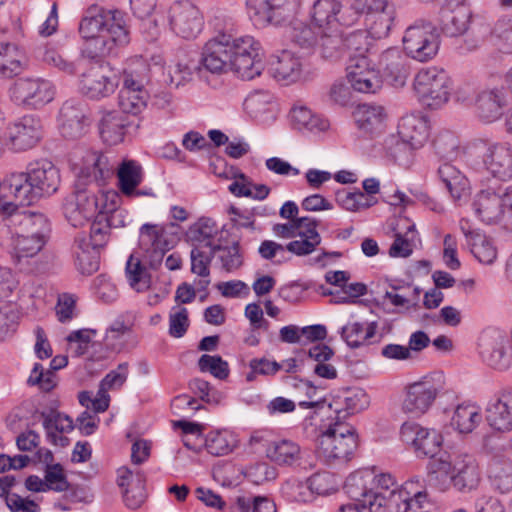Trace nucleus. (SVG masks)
<instances>
[{
  "instance_id": "nucleus-14",
  "label": "nucleus",
  "mask_w": 512,
  "mask_h": 512,
  "mask_svg": "<svg viewBox=\"0 0 512 512\" xmlns=\"http://www.w3.org/2000/svg\"><path fill=\"white\" fill-rule=\"evenodd\" d=\"M311 21L318 30L349 27L357 22V14L343 10L340 0H315L310 10Z\"/></svg>"
},
{
  "instance_id": "nucleus-1",
  "label": "nucleus",
  "mask_w": 512,
  "mask_h": 512,
  "mask_svg": "<svg viewBox=\"0 0 512 512\" xmlns=\"http://www.w3.org/2000/svg\"><path fill=\"white\" fill-rule=\"evenodd\" d=\"M79 33L86 40L83 53L91 59L106 56L114 46L129 42L124 14L119 10L88 9L80 22Z\"/></svg>"
},
{
  "instance_id": "nucleus-59",
  "label": "nucleus",
  "mask_w": 512,
  "mask_h": 512,
  "mask_svg": "<svg viewBox=\"0 0 512 512\" xmlns=\"http://www.w3.org/2000/svg\"><path fill=\"white\" fill-rule=\"evenodd\" d=\"M22 227L26 230L27 235L38 237L45 240L50 231V223L48 218L39 212H29L24 215L21 221Z\"/></svg>"
},
{
  "instance_id": "nucleus-10",
  "label": "nucleus",
  "mask_w": 512,
  "mask_h": 512,
  "mask_svg": "<svg viewBox=\"0 0 512 512\" xmlns=\"http://www.w3.org/2000/svg\"><path fill=\"white\" fill-rule=\"evenodd\" d=\"M401 440L414 452L417 458H433L443 444L442 434L416 422H405L400 429Z\"/></svg>"
},
{
  "instance_id": "nucleus-47",
  "label": "nucleus",
  "mask_w": 512,
  "mask_h": 512,
  "mask_svg": "<svg viewBox=\"0 0 512 512\" xmlns=\"http://www.w3.org/2000/svg\"><path fill=\"white\" fill-rule=\"evenodd\" d=\"M377 331L376 322H349L341 329V337L351 348H358L368 343Z\"/></svg>"
},
{
  "instance_id": "nucleus-6",
  "label": "nucleus",
  "mask_w": 512,
  "mask_h": 512,
  "mask_svg": "<svg viewBox=\"0 0 512 512\" xmlns=\"http://www.w3.org/2000/svg\"><path fill=\"white\" fill-rule=\"evenodd\" d=\"M358 445L353 427L336 422L330 425L318 439V453L327 464L350 459Z\"/></svg>"
},
{
  "instance_id": "nucleus-37",
  "label": "nucleus",
  "mask_w": 512,
  "mask_h": 512,
  "mask_svg": "<svg viewBox=\"0 0 512 512\" xmlns=\"http://www.w3.org/2000/svg\"><path fill=\"white\" fill-rule=\"evenodd\" d=\"M272 76L285 85L297 82L302 74V62L289 51H283L271 64Z\"/></svg>"
},
{
  "instance_id": "nucleus-18",
  "label": "nucleus",
  "mask_w": 512,
  "mask_h": 512,
  "mask_svg": "<svg viewBox=\"0 0 512 512\" xmlns=\"http://www.w3.org/2000/svg\"><path fill=\"white\" fill-rule=\"evenodd\" d=\"M115 169L116 163L108 155L100 151L87 150L79 164L78 178L84 184L96 183L101 186L112 178Z\"/></svg>"
},
{
  "instance_id": "nucleus-39",
  "label": "nucleus",
  "mask_w": 512,
  "mask_h": 512,
  "mask_svg": "<svg viewBox=\"0 0 512 512\" xmlns=\"http://www.w3.org/2000/svg\"><path fill=\"white\" fill-rule=\"evenodd\" d=\"M428 485L439 491H445L452 483V476L455 472V462L452 463L450 456L442 454L429 463Z\"/></svg>"
},
{
  "instance_id": "nucleus-15",
  "label": "nucleus",
  "mask_w": 512,
  "mask_h": 512,
  "mask_svg": "<svg viewBox=\"0 0 512 512\" xmlns=\"http://www.w3.org/2000/svg\"><path fill=\"white\" fill-rule=\"evenodd\" d=\"M487 426L497 433L512 431V390L503 389L489 396L484 409Z\"/></svg>"
},
{
  "instance_id": "nucleus-24",
  "label": "nucleus",
  "mask_w": 512,
  "mask_h": 512,
  "mask_svg": "<svg viewBox=\"0 0 512 512\" xmlns=\"http://www.w3.org/2000/svg\"><path fill=\"white\" fill-rule=\"evenodd\" d=\"M123 211L114 207H105L100 210V215L90 224L88 244L101 250L110 239V228L124 226Z\"/></svg>"
},
{
  "instance_id": "nucleus-53",
  "label": "nucleus",
  "mask_w": 512,
  "mask_h": 512,
  "mask_svg": "<svg viewBox=\"0 0 512 512\" xmlns=\"http://www.w3.org/2000/svg\"><path fill=\"white\" fill-rule=\"evenodd\" d=\"M126 277L129 285L137 292H144L150 287L151 276L139 257L131 254L126 263Z\"/></svg>"
},
{
  "instance_id": "nucleus-46",
  "label": "nucleus",
  "mask_w": 512,
  "mask_h": 512,
  "mask_svg": "<svg viewBox=\"0 0 512 512\" xmlns=\"http://www.w3.org/2000/svg\"><path fill=\"white\" fill-rule=\"evenodd\" d=\"M342 27L319 30V36L316 45L318 46L322 57L326 59H337L345 52L344 37Z\"/></svg>"
},
{
  "instance_id": "nucleus-64",
  "label": "nucleus",
  "mask_w": 512,
  "mask_h": 512,
  "mask_svg": "<svg viewBox=\"0 0 512 512\" xmlns=\"http://www.w3.org/2000/svg\"><path fill=\"white\" fill-rule=\"evenodd\" d=\"M44 484L46 491L52 490L55 492H63L68 490L69 483L64 474L63 467L59 463L47 465L44 476Z\"/></svg>"
},
{
  "instance_id": "nucleus-42",
  "label": "nucleus",
  "mask_w": 512,
  "mask_h": 512,
  "mask_svg": "<svg viewBox=\"0 0 512 512\" xmlns=\"http://www.w3.org/2000/svg\"><path fill=\"white\" fill-rule=\"evenodd\" d=\"M507 106V96L502 86H488L482 92V121L492 123L501 118Z\"/></svg>"
},
{
  "instance_id": "nucleus-40",
  "label": "nucleus",
  "mask_w": 512,
  "mask_h": 512,
  "mask_svg": "<svg viewBox=\"0 0 512 512\" xmlns=\"http://www.w3.org/2000/svg\"><path fill=\"white\" fill-rule=\"evenodd\" d=\"M118 187L127 197H131L135 189L142 183L144 172L141 164L132 159H124L115 169Z\"/></svg>"
},
{
  "instance_id": "nucleus-63",
  "label": "nucleus",
  "mask_w": 512,
  "mask_h": 512,
  "mask_svg": "<svg viewBox=\"0 0 512 512\" xmlns=\"http://www.w3.org/2000/svg\"><path fill=\"white\" fill-rule=\"evenodd\" d=\"M148 80V65L137 60L123 73V86L128 85L132 88L145 89L144 84Z\"/></svg>"
},
{
  "instance_id": "nucleus-7",
  "label": "nucleus",
  "mask_w": 512,
  "mask_h": 512,
  "mask_svg": "<svg viewBox=\"0 0 512 512\" xmlns=\"http://www.w3.org/2000/svg\"><path fill=\"white\" fill-rule=\"evenodd\" d=\"M402 41L406 55L418 62L432 60L437 55L440 44L434 24L424 19H418L410 25Z\"/></svg>"
},
{
  "instance_id": "nucleus-28",
  "label": "nucleus",
  "mask_w": 512,
  "mask_h": 512,
  "mask_svg": "<svg viewBox=\"0 0 512 512\" xmlns=\"http://www.w3.org/2000/svg\"><path fill=\"white\" fill-rule=\"evenodd\" d=\"M296 223L299 239L289 242L286 249L297 256L309 255L321 243V236L317 231L318 222L312 217H300L296 219Z\"/></svg>"
},
{
  "instance_id": "nucleus-57",
  "label": "nucleus",
  "mask_w": 512,
  "mask_h": 512,
  "mask_svg": "<svg viewBox=\"0 0 512 512\" xmlns=\"http://www.w3.org/2000/svg\"><path fill=\"white\" fill-rule=\"evenodd\" d=\"M213 250L214 256L216 255L221 263V268L226 272L235 271L243 264V257L240 253L238 242H233L229 246H223L219 242Z\"/></svg>"
},
{
  "instance_id": "nucleus-29",
  "label": "nucleus",
  "mask_w": 512,
  "mask_h": 512,
  "mask_svg": "<svg viewBox=\"0 0 512 512\" xmlns=\"http://www.w3.org/2000/svg\"><path fill=\"white\" fill-rule=\"evenodd\" d=\"M72 254L75 267L81 274L91 275L99 269L100 250L88 244L86 232L75 235Z\"/></svg>"
},
{
  "instance_id": "nucleus-27",
  "label": "nucleus",
  "mask_w": 512,
  "mask_h": 512,
  "mask_svg": "<svg viewBox=\"0 0 512 512\" xmlns=\"http://www.w3.org/2000/svg\"><path fill=\"white\" fill-rule=\"evenodd\" d=\"M486 475L491 485L501 493L512 490V458L503 452H487Z\"/></svg>"
},
{
  "instance_id": "nucleus-31",
  "label": "nucleus",
  "mask_w": 512,
  "mask_h": 512,
  "mask_svg": "<svg viewBox=\"0 0 512 512\" xmlns=\"http://www.w3.org/2000/svg\"><path fill=\"white\" fill-rule=\"evenodd\" d=\"M398 134L404 143L414 149L420 148L429 137L428 121L420 115H406L398 124Z\"/></svg>"
},
{
  "instance_id": "nucleus-44",
  "label": "nucleus",
  "mask_w": 512,
  "mask_h": 512,
  "mask_svg": "<svg viewBox=\"0 0 512 512\" xmlns=\"http://www.w3.org/2000/svg\"><path fill=\"white\" fill-rule=\"evenodd\" d=\"M438 175L454 200H461L469 194L468 179L453 165L444 163L438 168Z\"/></svg>"
},
{
  "instance_id": "nucleus-61",
  "label": "nucleus",
  "mask_w": 512,
  "mask_h": 512,
  "mask_svg": "<svg viewBox=\"0 0 512 512\" xmlns=\"http://www.w3.org/2000/svg\"><path fill=\"white\" fill-rule=\"evenodd\" d=\"M17 206H20L18 189L13 187L12 174H10L4 180H0V212L10 215Z\"/></svg>"
},
{
  "instance_id": "nucleus-20",
  "label": "nucleus",
  "mask_w": 512,
  "mask_h": 512,
  "mask_svg": "<svg viewBox=\"0 0 512 512\" xmlns=\"http://www.w3.org/2000/svg\"><path fill=\"white\" fill-rule=\"evenodd\" d=\"M231 35L220 33L207 41L202 49L198 70L221 74L229 69Z\"/></svg>"
},
{
  "instance_id": "nucleus-52",
  "label": "nucleus",
  "mask_w": 512,
  "mask_h": 512,
  "mask_svg": "<svg viewBox=\"0 0 512 512\" xmlns=\"http://www.w3.org/2000/svg\"><path fill=\"white\" fill-rule=\"evenodd\" d=\"M229 68L235 72L238 77L244 80H251L259 76L264 69L261 53L230 58Z\"/></svg>"
},
{
  "instance_id": "nucleus-30",
  "label": "nucleus",
  "mask_w": 512,
  "mask_h": 512,
  "mask_svg": "<svg viewBox=\"0 0 512 512\" xmlns=\"http://www.w3.org/2000/svg\"><path fill=\"white\" fill-rule=\"evenodd\" d=\"M218 225L209 217H200L189 226L186 232L187 241L192 248L212 249L220 242Z\"/></svg>"
},
{
  "instance_id": "nucleus-22",
  "label": "nucleus",
  "mask_w": 512,
  "mask_h": 512,
  "mask_svg": "<svg viewBox=\"0 0 512 512\" xmlns=\"http://www.w3.org/2000/svg\"><path fill=\"white\" fill-rule=\"evenodd\" d=\"M470 18L465 0H446L440 11L441 31L446 36L458 37L468 30Z\"/></svg>"
},
{
  "instance_id": "nucleus-54",
  "label": "nucleus",
  "mask_w": 512,
  "mask_h": 512,
  "mask_svg": "<svg viewBox=\"0 0 512 512\" xmlns=\"http://www.w3.org/2000/svg\"><path fill=\"white\" fill-rule=\"evenodd\" d=\"M396 17L395 11L367 14L366 22L371 38L382 39L389 35Z\"/></svg>"
},
{
  "instance_id": "nucleus-32",
  "label": "nucleus",
  "mask_w": 512,
  "mask_h": 512,
  "mask_svg": "<svg viewBox=\"0 0 512 512\" xmlns=\"http://www.w3.org/2000/svg\"><path fill=\"white\" fill-rule=\"evenodd\" d=\"M367 393L361 388H349L338 394L330 404L338 418L363 411L369 406Z\"/></svg>"
},
{
  "instance_id": "nucleus-3",
  "label": "nucleus",
  "mask_w": 512,
  "mask_h": 512,
  "mask_svg": "<svg viewBox=\"0 0 512 512\" xmlns=\"http://www.w3.org/2000/svg\"><path fill=\"white\" fill-rule=\"evenodd\" d=\"M374 469L353 472L345 481L344 489L352 502L340 506L338 512H386L385 497L374 486Z\"/></svg>"
},
{
  "instance_id": "nucleus-45",
  "label": "nucleus",
  "mask_w": 512,
  "mask_h": 512,
  "mask_svg": "<svg viewBox=\"0 0 512 512\" xmlns=\"http://www.w3.org/2000/svg\"><path fill=\"white\" fill-rule=\"evenodd\" d=\"M24 69L22 51L11 43H0V79H10Z\"/></svg>"
},
{
  "instance_id": "nucleus-16",
  "label": "nucleus",
  "mask_w": 512,
  "mask_h": 512,
  "mask_svg": "<svg viewBox=\"0 0 512 512\" xmlns=\"http://www.w3.org/2000/svg\"><path fill=\"white\" fill-rule=\"evenodd\" d=\"M346 78L350 87L359 93L375 94L382 87V77L368 57L351 58Z\"/></svg>"
},
{
  "instance_id": "nucleus-33",
  "label": "nucleus",
  "mask_w": 512,
  "mask_h": 512,
  "mask_svg": "<svg viewBox=\"0 0 512 512\" xmlns=\"http://www.w3.org/2000/svg\"><path fill=\"white\" fill-rule=\"evenodd\" d=\"M266 456L280 466H300L302 465L303 451L298 443L281 439L268 444Z\"/></svg>"
},
{
  "instance_id": "nucleus-51",
  "label": "nucleus",
  "mask_w": 512,
  "mask_h": 512,
  "mask_svg": "<svg viewBox=\"0 0 512 512\" xmlns=\"http://www.w3.org/2000/svg\"><path fill=\"white\" fill-rule=\"evenodd\" d=\"M36 55L44 64L64 74L74 75L77 72L76 63L66 58L55 47L48 45L38 47Z\"/></svg>"
},
{
  "instance_id": "nucleus-34",
  "label": "nucleus",
  "mask_w": 512,
  "mask_h": 512,
  "mask_svg": "<svg viewBox=\"0 0 512 512\" xmlns=\"http://www.w3.org/2000/svg\"><path fill=\"white\" fill-rule=\"evenodd\" d=\"M244 109L250 117L259 121H269L276 117L278 105L273 94L268 91H254L244 100Z\"/></svg>"
},
{
  "instance_id": "nucleus-13",
  "label": "nucleus",
  "mask_w": 512,
  "mask_h": 512,
  "mask_svg": "<svg viewBox=\"0 0 512 512\" xmlns=\"http://www.w3.org/2000/svg\"><path fill=\"white\" fill-rule=\"evenodd\" d=\"M482 164L488 174L484 183L501 186L512 179V146L505 143L491 144L482 156Z\"/></svg>"
},
{
  "instance_id": "nucleus-17",
  "label": "nucleus",
  "mask_w": 512,
  "mask_h": 512,
  "mask_svg": "<svg viewBox=\"0 0 512 512\" xmlns=\"http://www.w3.org/2000/svg\"><path fill=\"white\" fill-rule=\"evenodd\" d=\"M118 85L114 72L107 66L93 64L80 79V90L91 99H100L111 95Z\"/></svg>"
},
{
  "instance_id": "nucleus-23",
  "label": "nucleus",
  "mask_w": 512,
  "mask_h": 512,
  "mask_svg": "<svg viewBox=\"0 0 512 512\" xmlns=\"http://www.w3.org/2000/svg\"><path fill=\"white\" fill-rule=\"evenodd\" d=\"M129 117L118 110L99 111L97 127L100 138L108 145L121 143L130 127Z\"/></svg>"
},
{
  "instance_id": "nucleus-41",
  "label": "nucleus",
  "mask_w": 512,
  "mask_h": 512,
  "mask_svg": "<svg viewBox=\"0 0 512 512\" xmlns=\"http://www.w3.org/2000/svg\"><path fill=\"white\" fill-rule=\"evenodd\" d=\"M386 116L384 107L380 105L361 104L353 111V118L357 127L365 133L380 130Z\"/></svg>"
},
{
  "instance_id": "nucleus-21",
  "label": "nucleus",
  "mask_w": 512,
  "mask_h": 512,
  "mask_svg": "<svg viewBox=\"0 0 512 512\" xmlns=\"http://www.w3.org/2000/svg\"><path fill=\"white\" fill-rule=\"evenodd\" d=\"M60 132L67 139L82 137L88 128L86 105L70 99L64 102L59 112Z\"/></svg>"
},
{
  "instance_id": "nucleus-35",
  "label": "nucleus",
  "mask_w": 512,
  "mask_h": 512,
  "mask_svg": "<svg viewBox=\"0 0 512 512\" xmlns=\"http://www.w3.org/2000/svg\"><path fill=\"white\" fill-rule=\"evenodd\" d=\"M501 186L482 180V222L493 225L503 221L505 207L500 199Z\"/></svg>"
},
{
  "instance_id": "nucleus-60",
  "label": "nucleus",
  "mask_w": 512,
  "mask_h": 512,
  "mask_svg": "<svg viewBox=\"0 0 512 512\" xmlns=\"http://www.w3.org/2000/svg\"><path fill=\"white\" fill-rule=\"evenodd\" d=\"M214 250L192 248L190 252L191 272L199 277H210V264Z\"/></svg>"
},
{
  "instance_id": "nucleus-58",
  "label": "nucleus",
  "mask_w": 512,
  "mask_h": 512,
  "mask_svg": "<svg viewBox=\"0 0 512 512\" xmlns=\"http://www.w3.org/2000/svg\"><path fill=\"white\" fill-rule=\"evenodd\" d=\"M336 199L342 208L352 212L367 209L376 204V200L367 196L360 190L354 192L346 190L339 191L336 194Z\"/></svg>"
},
{
  "instance_id": "nucleus-48",
  "label": "nucleus",
  "mask_w": 512,
  "mask_h": 512,
  "mask_svg": "<svg viewBox=\"0 0 512 512\" xmlns=\"http://www.w3.org/2000/svg\"><path fill=\"white\" fill-rule=\"evenodd\" d=\"M479 410L476 403L459 404L451 418V426L460 434L471 433L479 423Z\"/></svg>"
},
{
  "instance_id": "nucleus-4",
  "label": "nucleus",
  "mask_w": 512,
  "mask_h": 512,
  "mask_svg": "<svg viewBox=\"0 0 512 512\" xmlns=\"http://www.w3.org/2000/svg\"><path fill=\"white\" fill-rule=\"evenodd\" d=\"M446 385L442 371H435L423 376L420 380L409 384L405 389L402 411L412 417L424 415L433 405L438 394Z\"/></svg>"
},
{
  "instance_id": "nucleus-25",
  "label": "nucleus",
  "mask_w": 512,
  "mask_h": 512,
  "mask_svg": "<svg viewBox=\"0 0 512 512\" xmlns=\"http://www.w3.org/2000/svg\"><path fill=\"white\" fill-rule=\"evenodd\" d=\"M379 68L384 79L395 88L403 87L410 74L407 55L397 48H389L381 54Z\"/></svg>"
},
{
  "instance_id": "nucleus-26",
  "label": "nucleus",
  "mask_w": 512,
  "mask_h": 512,
  "mask_svg": "<svg viewBox=\"0 0 512 512\" xmlns=\"http://www.w3.org/2000/svg\"><path fill=\"white\" fill-rule=\"evenodd\" d=\"M487 361L490 366L496 369H506L511 363V354L508 352L506 333L498 327L489 326L483 331Z\"/></svg>"
},
{
  "instance_id": "nucleus-49",
  "label": "nucleus",
  "mask_w": 512,
  "mask_h": 512,
  "mask_svg": "<svg viewBox=\"0 0 512 512\" xmlns=\"http://www.w3.org/2000/svg\"><path fill=\"white\" fill-rule=\"evenodd\" d=\"M148 98L146 89L122 85L118 95V104L123 113L138 115L146 108Z\"/></svg>"
},
{
  "instance_id": "nucleus-56",
  "label": "nucleus",
  "mask_w": 512,
  "mask_h": 512,
  "mask_svg": "<svg viewBox=\"0 0 512 512\" xmlns=\"http://www.w3.org/2000/svg\"><path fill=\"white\" fill-rule=\"evenodd\" d=\"M235 445L234 436L227 430L210 432L205 439V447L213 456L227 455Z\"/></svg>"
},
{
  "instance_id": "nucleus-43",
  "label": "nucleus",
  "mask_w": 512,
  "mask_h": 512,
  "mask_svg": "<svg viewBox=\"0 0 512 512\" xmlns=\"http://www.w3.org/2000/svg\"><path fill=\"white\" fill-rule=\"evenodd\" d=\"M291 120L296 129L318 134L330 128V122L325 117L313 113L305 106H295L291 110Z\"/></svg>"
},
{
  "instance_id": "nucleus-62",
  "label": "nucleus",
  "mask_w": 512,
  "mask_h": 512,
  "mask_svg": "<svg viewBox=\"0 0 512 512\" xmlns=\"http://www.w3.org/2000/svg\"><path fill=\"white\" fill-rule=\"evenodd\" d=\"M198 367L202 372H209L220 380L229 375L228 363L218 355L203 354L198 360Z\"/></svg>"
},
{
  "instance_id": "nucleus-36",
  "label": "nucleus",
  "mask_w": 512,
  "mask_h": 512,
  "mask_svg": "<svg viewBox=\"0 0 512 512\" xmlns=\"http://www.w3.org/2000/svg\"><path fill=\"white\" fill-rule=\"evenodd\" d=\"M452 479V484L459 490L477 488L480 478L476 457L469 454L459 455L455 461Z\"/></svg>"
},
{
  "instance_id": "nucleus-9",
  "label": "nucleus",
  "mask_w": 512,
  "mask_h": 512,
  "mask_svg": "<svg viewBox=\"0 0 512 512\" xmlns=\"http://www.w3.org/2000/svg\"><path fill=\"white\" fill-rule=\"evenodd\" d=\"M51 82L41 78H19L9 88V97L18 106L40 108L54 98Z\"/></svg>"
},
{
  "instance_id": "nucleus-2",
  "label": "nucleus",
  "mask_w": 512,
  "mask_h": 512,
  "mask_svg": "<svg viewBox=\"0 0 512 512\" xmlns=\"http://www.w3.org/2000/svg\"><path fill=\"white\" fill-rule=\"evenodd\" d=\"M61 183L59 169L45 159L30 163L26 171L12 173L13 187L18 189V203L28 206L57 192Z\"/></svg>"
},
{
  "instance_id": "nucleus-11",
  "label": "nucleus",
  "mask_w": 512,
  "mask_h": 512,
  "mask_svg": "<svg viewBox=\"0 0 512 512\" xmlns=\"http://www.w3.org/2000/svg\"><path fill=\"white\" fill-rule=\"evenodd\" d=\"M42 136L41 120L35 115H24L8 124L5 143L10 150L22 152L35 147Z\"/></svg>"
},
{
  "instance_id": "nucleus-12",
  "label": "nucleus",
  "mask_w": 512,
  "mask_h": 512,
  "mask_svg": "<svg viewBox=\"0 0 512 512\" xmlns=\"http://www.w3.org/2000/svg\"><path fill=\"white\" fill-rule=\"evenodd\" d=\"M172 248L166 230L158 224L145 223L139 229L138 250L152 269L158 268L167 251Z\"/></svg>"
},
{
  "instance_id": "nucleus-5",
  "label": "nucleus",
  "mask_w": 512,
  "mask_h": 512,
  "mask_svg": "<svg viewBox=\"0 0 512 512\" xmlns=\"http://www.w3.org/2000/svg\"><path fill=\"white\" fill-rule=\"evenodd\" d=\"M412 88L416 98L423 106L438 109L449 100L451 82L443 69L428 67L417 72Z\"/></svg>"
},
{
  "instance_id": "nucleus-19",
  "label": "nucleus",
  "mask_w": 512,
  "mask_h": 512,
  "mask_svg": "<svg viewBox=\"0 0 512 512\" xmlns=\"http://www.w3.org/2000/svg\"><path fill=\"white\" fill-rule=\"evenodd\" d=\"M204 24L200 10L189 1L176 2L170 9V26L184 39H193L202 31Z\"/></svg>"
},
{
  "instance_id": "nucleus-38",
  "label": "nucleus",
  "mask_w": 512,
  "mask_h": 512,
  "mask_svg": "<svg viewBox=\"0 0 512 512\" xmlns=\"http://www.w3.org/2000/svg\"><path fill=\"white\" fill-rule=\"evenodd\" d=\"M246 8L249 18L258 27L278 26L287 18V15H281L280 11L274 9L270 0H246Z\"/></svg>"
},
{
  "instance_id": "nucleus-8",
  "label": "nucleus",
  "mask_w": 512,
  "mask_h": 512,
  "mask_svg": "<svg viewBox=\"0 0 512 512\" xmlns=\"http://www.w3.org/2000/svg\"><path fill=\"white\" fill-rule=\"evenodd\" d=\"M374 486L377 493L385 497V510L389 505H400V500H409L413 497H427L428 479L425 481L420 476H413L402 486H398L395 477L390 473L374 470Z\"/></svg>"
},
{
  "instance_id": "nucleus-55",
  "label": "nucleus",
  "mask_w": 512,
  "mask_h": 512,
  "mask_svg": "<svg viewBox=\"0 0 512 512\" xmlns=\"http://www.w3.org/2000/svg\"><path fill=\"white\" fill-rule=\"evenodd\" d=\"M374 40L366 30L353 31L344 37L345 51L350 53V59L367 57L366 54L372 49Z\"/></svg>"
},
{
  "instance_id": "nucleus-50",
  "label": "nucleus",
  "mask_w": 512,
  "mask_h": 512,
  "mask_svg": "<svg viewBox=\"0 0 512 512\" xmlns=\"http://www.w3.org/2000/svg\"><path fill=\"white\" fill-rule=\"evenodd\" d=\"M45 240L31 237L27 234H16L11 238V254L17 263H21L26 258L37 255L43 248Z\"/></svg>"
}]
</instances>
